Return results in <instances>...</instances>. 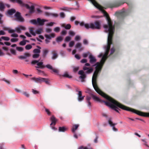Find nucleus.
<instances>
[{"label": "nucleus", "instance_id": "13", "mask_svg": "<svg viewBox=\"0 0 149 149\" xmlns=\"http://www.w3.org/2000/svg\"><path fill=\"white\" fill-rule=\"evenodd\" d=\"M83 70L84 71L87 70L86 71V73L87 74H89L91 73L93 70V69L92 68H88L84 66L83 68Z\"/></svg>", "mask_w": 149, "mask_h": 149}, {"label": "nucleus", "instance_id": "39", "mask_svg": "<svg viewBox=\"0 0 149 149\" xmlns=\"http://www.w3.org/2000/svg\"><path fill=\"white\" fill-rule=\"evenodd\" d=\"M26 44V41L24 40L20 42L19 43V45H20L24 46Z\"/></svg>", "mask_w": 149, "mask_h": 149}, {"label": "nucleus", "instance_id": "38", "mask_svg": "<svg viewBox=\"0 0 149 149\" xmlns=\"http://www.w3.org/2000/svg\"><path fill=\"white\" fill-rule=\"evenodd\" d=\"M69 34L71 36H73L75 35V33L73 31H70L69 32Z\"/></svg>", "mask_w": 149, "mask_h": 149}, {"label": "nucleus", "instance_id": "36", "mask_svg": "<svg viewBox=\"0 0 149 149\" xmlns=\"http://www.w3.org/2000/svg\"><path fill=\"white\" fill-rule=\"evenodd\" d=\"M108 123H109V124L111 126H115V125H116V124L113 123L110 119H109Z\"/></svg>", "mask_w": 149, "mask_h": 149}, {"label": "nucleus", "instance_id": "62", "mask_svg": "<svg viewBox=\"0 0 149 149\" xmlns=\"http://www.w3.org/2000/svg\"><path fill=\"white\" fill-rule=\"evenodd\" d=\"M86 102L90 101V100L91 99V97L88 96H86Z\"/></svg>", "mask_w": 149, "mask_h": 149}, {"label": "nucleus", "instance_id": "2", "mask_svg": "<svg viewBox=\"0 0 149 149\" xmlns=\"http://www.w3.org/2000/svg\"><path fill=\"white\" fill-rule=\"evenodd\" d=\"M75 24L77 25L79 23L81 26H84L85 27L88 29L91 28L93 29H99L100 28V24L99 21H95L94 23H91L90 24H85L83 22H82L79 23V22L77 21H75L74 22Z\"/></svg>", "mask_w": 149, "mask_h": 149}, {"label": "nucleus", "instance_id": "40", "mask_svg": "<svg viewBox=\"0 0 149 149\" xmlns=\"http://www.w3.org/2000/svg\"><path fill=\"white\" fill-rule=\"evenodd\" d=\"M60 28L58 27H57L55 28L54 29V31L57 33L58 32L60 31Z\"/></svg>", "mask_w": 149, "mask_h": 149}, {"label": "nucleus", "instance_id": "54", "mask_svg": "<svg viewBox=\"0 0 149 149\" xmlns=\"http://www.w3.org/2000/svg\"><path fill=\"white\" fill-rule=\"evenodd\" d=\"M83 43L85 45H87L88 44V42L87 40L84 39L83 40Z\"/></svg>", "mask_w": 149, "mask_h": 149}, {"label": "nucleus", "instance_id": "11", "mask_svg": "<svg viewBox=\"0 0 149 149\" xmlns=\"http://www.w3.org/2000/svg\"><path fill=\"white\" fill-rule=\"evenodd\" d=\"M25 6L27 9H29V12L31 13H32L34 11L35 7L34 6H32L31 7H30L28 4H25Z\"/></svg>", "mask_w": 149, "mask_h": 149}, {"label": "nucleus", "instance_id": "43", "mask_svg": "<svg viewBox=\"0 0 149 149\" xmlns=\"http://www.w3.org/2000/svg\"><path fill=\"white\" fill-rule=\"evenodd\" d=\"M24 55L25 57H26V58H27V57H29L31 56L30 54L29 53L27 52L25 53L24 54Z\"/></svg>", "mask_w": 149, "mask_h": 149}, {"label": "nucleus", "instance_id": "18", "mask_svg": "<svg viewBox=\"0 0 149 149\" xmlns=\"http://www.w3.org/2000/svg\"><path fill=\"white\" fill-rule=\"evenodd\" d=\"M61 26L68 30L70 29L71 27V25L70 24H61Z\"/></svg>", "mask_w": 149, "mask_h": 149}, {"label": "nucleus", "instance_id": "58", "mask_svg": "<svg viewBox=\"0 0 149 149\" xmlns=\"http://www.w3.org/2000/svg\"><path fill=\"white\" fill-rule=\"evenodd\" d=\"M66 33V31L64 30H63L61 32V34L63 35H65Z\"/></svg>", "mask_w": 149, "mask_h": 149}, {"label": "nucleus", "instance_id": "60", "mask_svg": "<svg viewBox=\"0 0 149 149\" xmlns=\"http://www.w3.org/2000/svg\"><path fill=\"white\" fill-rule=\"evenodd\" d=\"M79 69V67H74L73 68V71L74 72H77Z\"/></svg>", "mask_w": 149, "mask_h": 149}, {"label": "nucleus", "instance_id": "56", "mask_svg": "<svg viewBox=\"0 0 149 149\" xmlns=\"http://www.w3.org/2000/svg\"><path fill=\"white\" fill-rule=\"evenodd\" d=\"M98 136L97 135H96V136L95 139L94 140V142L95 143H97L98 142Z\"/></svg>", "mask_w": 149, "mask_h": 149}, {"label": "nucleus", "instance_id": "41", "mask_svg": "<svg viewBox=\"0 0 149 149\" xmlns=\"http://www.w3.org/2000/svg\"><path fill=\"white\" fill-rule=\"evenodd\" d=\"M40 56V54H35L33 55L32 57L34 58H38Z\"/></svg>", "mask_w": 149, "mask_h": 149}, {"label": "nucleus", "instance_id": "19", "mask_svg": "<svg viewBox=\"0 0 149 149\" xmlns=\"http://www.w3.org/2000/svg\"><path fill=\"white\" fill-rule=\"evenodd\" d=\"M45 14L47 16H52L55 17H57L58 16V14L56 13H50L48 12H45Z\"/></svg>", "mask_w": 149, "mask_h": 149}, {"label": "nucleus", "instance_id": "6", "mask_svg": "<svg viewBox=\"0 0 149 149\" xmlns=\"http://www.w3.org/2000/svg\"><path fill=\"white\" fill-rule=\"evenodd\" d=\"M15 17L16 18L17 20L20 22H23L24 21V19L21 16L20 13L17 12L15 15Z\"/></svg>", "mask_w": 149, "mask_h": 149}, {"label": "nucleus", "instance_id": "21", "mask_svg": "<svg viewBox=\"0 0 149 149\" xmlns=\"http://www.w3.org/2000/svg\"><path fill=\"white\" fill-rule=\"evenodd\" d=\"M49 52V50L45 49L43 50L42 56L43 58H45Z\"/></svg>", "mask_w": 149, "mask_h": 149}, {"label": "nucleus", "instance_id": "34", "mask_svg": "<svg viewBox=\"0 0 149 149\" xmlns=\"http://www.w3.org/2000/svg\"><path fill=\"white\" fill-rule=\"evenodd\" d=\"M16 49L19 52H21L23 51L24 49L21 47H16Z\"/></svg>", "mask_w": 149, "mask_h": 149}, {"label": "nucleus", "instance_id": "49", "mask_svg": "<svg viewBox=\"0 0 149 149\" xmlns=\"http://www.w3.org/2000/svg\"><path fill=\"white\" fill-rule=\"evenodd\" d=\"M30 32L31 34L33 36H35L36 35V33L34 32L33 30V29H30Z\"/></svg>", "mask_w": 149, "mask_h": 149}, {"label": "nucleus", "instance_id": "14", "mask_svg": "<svg viewBox=\"0 0 149 149\" xmlns=\"http://www.w3.org/2000/svg\"><path fill=\"white\" fill-rule=\"evenodd\" d=\"M51 53L52 55V58L53 60H54L56 59L58 56V55L56 51L55 50H53L51 52Z\"/></svg>", "mask_w": 149, "mask_h": 149}, {"label": "nucleus", "instance_id": "27", "mask_svg": "<svg viewBox=\"0 0 149 149\" xmlns=\"http://www.w3.org/2000/svg\"><path fill=\"white\" fill-rule=\"evenodd\" d=\"M37 70L38 71V74H40L41 75H45V74L44 72L43 71L41 70L38 69H37Z\"/></svg>", "mask_w": 149, "mask_h": 149}, {"label": "nucleus", "instance_id": "63", "mask_svg": "<svg viewBox=\"0 0 149 149\" xmlns=\"http://www.w3.org/2000/svg\"><path fill=\"white\" fill-rule=\"evenodd\" d=\"M60 54L62 56H64L65 55V52L63 50H61L60 51Z\"/></svg>", "mask_w": 149, "mask_h": 149}, {"label": "nucleus", "instance_id": "10", "mask_svg": "<svg viewBox=\"0 0 149 149\" xmlns=\"http://www.w3.org/2000/svg\"><path fill=\"white\" fill-rule=\"evenodd\" d=\"M47 21V20L45 19H41L38 18H37V24L39 25H43L44 22Z\"/></svg>", "mask_w": 149, "mask_h": 149}, {"label": "nucleus", "instance_id": "31", "mask_svg": "<svg viewBox=\"0 0 149 149\" xmlns=\"http://www.w3.org/2000/svg\"><path fill=\"white\" fill-rule=\"evenodd\" d=\"M42 31V28H40L36 30V33L37 34H41Z\"/></svg>", "mask_w": 149, "mask_h": 149}, {"label": "nucleus", "instance_id": "37", "mask_svg": "<svg viewBox=\"0 0 149 149\" xmlns=\"http://www.w3.org/2000/svg\"><path fill=\"white\" fill-rule=\"evenodd\" d=\"M141 140L143 142H144L145 143L144 144V145L146 146V147H148L149 148V146H148L147 144V141H146V139H141Z\"/></svg>", "mask_w": 149, "mask_h": 149}, {"label": "nucleus", "instance_id": "35", "mask_svg": "<svg viewBox=\"0 0 149 149\" xmlns=\"http://www.w3.org/2000/svg\"><path fill=\"white\" fill-rule=\"evenodd\" d=\"M5 8L4 4L2 2L0 3V10H2Z\"/></svg>", "mask_w": 149, "mask_h": 149}, {"label": "nucleus", "instance_id": "29", "mask_svg": "<svg viewBox=\"0 0 149 149\" xmlns=\"http://www.w3.org/2000/svg\"><path fill=\"white\" fill-rule=\"evenodd\" d=\"M63 40V38L61 36H59L56 38V40L57 42H58L61 41Z\"/></svg>", "mask_w": 149, "mask_h": 149}, {"label": "nucleus", "instance_id": "12", "mask_svg": "<svg viewBox=\"0 0 149 149\" xmlns=\"http://www.w3.org/2000/svg\"><path fill=\"white\" fill-rule=\"evenodd\" d=\"M78 92V100L79 101H81L84 99L85 96H82V92L81 91H79Z\"/></svg>", "mask_w": 149, "mask_h": 149}, {"label": "nucleus", "instance_id": "51", "mask_svg": "<svg viewBox=\"0 0 149 149\" xmlns=\"http://www.w3.org/2000/svg\"><path fill=\"white\" fill-rule=\"evenodd\" d=\"M39 61V60H33L31 62V64L33 65H35L36 64H37L38 62Z\"/></svg>", "mask_w": 149, "mask_h": 149}, {"label": "nucleus", "instance_id": "9", "mask_svg": "<svg viewBox=\"0 0 149 149\" xmlns=\"http://www.w3.org/2000/svg\"><path fill=\"white\" fill-rule=\"evenodd\" d=\"M75 47L76 48L78 49V50L79 51H81L84 49V48L82 47L81 44L80 42L77 43Z\"/></svg>", "mask_w": 149, "mask_h": 149}, {"label": "nucleus", "instance_id": "32", "mask_svg": "<svg viewBox=\"0 0 149 149\" xmlns=\"http://www.w3.org/2000/svg\"><path fill=\"white\" fill-rule=\"evenodd\" d=\"M1 39L5 41H9L10 39L9 37L7 36H2Z\"/></svg>", "mask_w": 149, "mask_h": 149}, {"label": "nucleus", "instance_id": "4", "mask_svg": "<svg viewBox=\"0 0 149 149\" xmlns=\"http://www.w3.org/2000/svg\"><path fill=\"white\" fill-rule=\"evenodd\" d=\"M30 79L31 80L34 81L35 82L38 83H41L42 81L45 82L47 84H49V83L48 79L46 78H43L40 77L38 78L33 77Z\"/></svg>", "mask_w": 149, "mask_h": 149}, {"label": "nucleus", "instance_id": "57", "mask_svg": "<svg viewBox=\"0 0 149 149\" xmlns=\"http://www.w3.org/2000/svg\"><path fill=\"white\" fill-rule=\"evenodd\" d=\"M32 91L33 93L35 94H36L39 93V91H37V90H35L33 89H32Z\"/></svg>", "mask_w": 149, "mask_h": 149}, {"label": "nucleus", "instance_id": "30", "mask_svg": "<svg viewBox=\"0 0 149 149\" xmlns=\"http://www.w3.org/2000/svg\"><path fill=\"white\" fill-rule=\"evenodd\" d=\"M32 47L30 44L26 45L25 47V48L26 50H29L32 48Z\"/></svg>", "mask_w": 149, "mask_h": 149}, {"label": "nucleus", "instance_id": "59", "mask_svg": "<svg viewBox=\"0 0 149 149\" xmlns=\"http://www.w3.org/2000/svg\"><path fill=\"white\" fill-rule=\"evenodd\" d=\"M18 40V38H12L10 40V41L12 42H15Z\"/></svg>", "mask_w": 149, "mask_h": 149}, {"label": "nucleus", "instance_id": "55", "mask_svg": "<svg viewBox=\"0 0 149 149\" xmlns=\"http://www.w3.org/2000/svg\"><path fill=\"white\" fill-rule=\"evenodd\" d=\"M10 50L12 54L14 55L16 54V51L14 49H10Z\"/></svg>", "mask_w": 149, "mask_h": 149}, {"label": "nucleus", "instance_id": "47", "mask_svg": "<svg viewBox=\"0 0 149 149\" xmlns=\"http://www.w3.org/2000/svg\"><path fill=\"white\" fill-rule=\"evenodd\" d=\"M45 67H46L47 68L49 69L50 70H52L53 69V68L52 66L49 64H48L45 66Z\"/></svg>", "mask_w": 149, "mask_h": 149}, {"label": "nucleus", "instance_id": "3", "mask_svg": "<svg viewBox=\"0 0 149 149\" xmlns=\"http://www.w3.org/2000/svg\"><path fill=\"white\" fill-rule=\"evenodd\" d=\"M124 3H126L129 6H130L132 4V2L130 1H126L125 2L116 1L108 3L107 5L108 7L109 8H116L121 6Z\"/></svg>", "mask_w": 149, "mask_h": 149}, {"label": "nucleus", "instance_id": "20", "mask_svg": "<svg viewBox=\"0 0 149 149\" xmlns=\"http://www.w3.org/2000/svg\"><path fill=\"white\" fill-rule=\"evenodd\" d=\"M16 10L15 9H11L10 10H9L8 11V15H12L14 13H15Z\"/></svg>", "mask_w": 149, "mask_h": 149}, {"label": "nucleus", "instance_id": "46", "mask_svg": "<svg viewBox=\"0 0 149 149\" xmlns=\"http://www.w3.org/2000/svg\"><path fill=\"white\" fill-rule=\"evenodd\" d=\"M18 33H21V31L20 28L19 27H17L15 28V30Z\"/></svg>", "mask_w": 149, "mask_h": 149}, {"label": "nucleus", "instance_id": "5", "mask_svg": "<svg viewBox=\"0 0 149 149\" xmlns=\"http://www.w3.org/2000/svg\"><path fill=\"white\" fill-rule=\"evenodd\" d=\"M85 92L88 93L90 95L93 99L95 100L100 102L102 103V100L100 99L98 97H97L96 96L94 95L93 94V92L90 89L88 88H86V90Z\"/></svg>", "mask_w": 149, "mask_h": 149}, {"label": "nucleus", "instance_id": "15", "mask_svg": "<svg viewBox=\"0 0 149 149\" xmlns=\"http://www.w3.org/2000/svg\"><path fill=\"white\" fill-rule=\"evenodd\" d=\"M3 29L5 31H8V33H14L15 32V30L10 29L9 28L6 26H3Z\"/></svg>", "mask_w": 149, "mask_h": 149}, {"label": "nucleus", "instance_id": "28", "mask_svg": "<svg viewBox=\"0 0 149 149\" xmlns=\"http://www.w3.org/2000/svg\"><path fill=\"white\" fill-rule=\"evenodd\" d=\"M40 49H34L33 51V52L34 54H40Z\"/></svg>", "mask_w": 149, "mask_h": 149}, {"label": "nucleus", "instance_id": "8", "mask_svg": "<svg viewBox=\"0 0 149 149\" xmlns=\"http://www.w3.org/2000/svg\"><path fill=\"white\" fill-rule=\"evenodd\" d=\"M78 73L81 75L79 77V78L81 79V81L82 82L84 81V79L86 78V75L84 74V72L81 70L79 71Z\"/></svg>", "mask_w": 149, "mask_h": 149}, {"label": "nucleus", "instance_id": "64", "mask_svg": "<svg viewBox=\"0 0 149 149\" xmlns=\"http://www.w3.org/2000/svg\"><path fill=\"white\" fill-rule=\"evenodd\" d=\"M18 36V35L16 33H13L11 35V37H17Z\"/></svg>", "mask_w": 149, "mask_h": 149}, {"label": "nucleus", "instance_id": "50", "mask_svg": "<svg viewBox=\"0 0 149 149\" xmlns=\"http://www.w3.org/2000/svg\"><path fill=\"white\" fill-rule=\"evenodd\" d=\"M74 42L73 41L70 42L69 44V46L70 47H72L74 45Z\"/></svg>", "mask_w": 149, "mask_h": 149}, {"label": "nucleus", "instance_id": "22", "mask_svg": "<svg viewBox=\"0 0 149 149\" xmlns=\"http://www.w3.org/2000/svg\"><path fill=\"white\" fill-rule=\"evenodd\" d=\"M67 128L65 127H59L58 129V131L60 132H65L66 131Z\"/></svg>", "mask_w": 149, "mask_h": 149}, {"label": "nucleus", "instance_id": "42", "mask_svg": "<svg viewBox=\"0 0 149 149\" xmlns=\"http://www.w3.org/2000/svg\"><path fill=\"white\" fill-rule=\"evenodd\" d=\"M80 39H81V37L79 36L78 35L76 36L75 37V38H74V40L76 41H78L80 40Z\"/></svg>", "mask_w": 149, "mask_h": 149}, {"label": "nucleus", "instance_id": "53", "mask_svg": "<svg viewBox=\"0 0 149 149\" xmlns=\"http://www.w3.org/2000/svg\"><path fill=\"white\" fill-rule=\"evenodd\" d=\"M61 17L62 18H64L65 17V15L63 12H61L60 13Z\"/></svg>", "mask_w": 149, "mask_h": 149}, {"label": "nucleus", "instance_id": "7", "mask_svg": "<svg viewBox=\"0 0 149 149\" xmlns=\"http://www.w3.org/2000/svg\"><path fill=\"white\" fill-rule=\"evenodd\" d=\"M51 120L52 121V123H51L50 125L52 127V128L54 130H57V129L55 128V127L52 126V125H54V126L56 125V120L54 116H52L51 117Z\"/></svg>", "mask_w": 149, "mask_h": 149}, {"label": "nucleus", "instance_id": "26", "mask_svg": "<svg viewBox=\"0 0 149 149\" xmlns=\"http://www.w3.org/2000/svg\"><path fill=\"white\" fill-rule=\"evenodd\" d=\"M29 22L33 24L36 25H37V20H36L35 19L31 20Z\"/></svg>", "mask_w": 149, "mask_h": 149}, {"label": "nucleus", "instance_id": "25", "mask_svg": "<svg viewBox=\"0 0 149 149\" xmlns=\"http://www.w3.org/2000/svg\"><path fill=\"white\" fill-rule=\"evenodd\" d=\"M16 2L22 6H25V5L26 4L24 3L21 0H16Z\"/></svg>", "mask_w": 149, "mask_h": 149}, {"label": "nucleus", "instance_id": "17", "mask_svg": "<svg viewBox=\"0 0 149 149\" xmlns=\"http://www.w3.org/2000/svg\"><path fill=\"white\" fill-rule=\"evenodd\" d=\"M89 58L90 59V62L91 63H93L96 61V60L95 58L92 55H90Z\"/></svg>", "mask_w": 149, "mask_h": 149}, {"label": "nucleus", "instance_id": "45", "mask_svg": "<svg viewBox=\"0 0 149 149\" xmlns=\"http://www.w3.org/2000/svg\"><path fill=\"white\" fill-rule=\"evenodd\" d=\"M22 94L26 96V97H29V95L27 92L23 91L22 92Z\"/></svg>", "mask_w": 149, "mask_h": 149}, {"label": "nucleus", "instance_id": "44", "mask_svg": "<svg viewBox=\"0 0 149 149\" xmlns=\"http://www.w3.org/2000/svg\"><path fill=\"white\" fill-rule=\"evenodd\" d=\"M1 80L2 81H4L6 83L8 84H10V81H9L8 80H6L5 78H3V79H1Z\"/></svg>", "mask_w": 149, "mask_h": 149}, {"label": "nucleus", "instance_id": "52", "mask_svg": "<svg viewBox=\"0 0 149 149\" xmlns=\"http://www.w3.org/2000/svg\"><path fill=\"white\" fill-rule=\"evenodd\" d=\"M71 38L69 36H66L65 39V41L66 42H68L71 40Z\"/></svg>", "mask_w": 149, "mask_h": 149}, {"label": "nucleus", "instance_id": "61", "mask_svg": "<svg viewBox=\"0 0 149 149\" xmlns=\"http://www.w3.org/2000/svg\"><path fill=\"white\" fill-rule=\"evenodd\" d=\"M55 23L54 22H50L49 23L47 24V25L49 26H52L53 25L55 24Z\"/></svg>", "mask_w": 149, "mask_h": 149}, {"label": "nucleus", "instance_id": "48", "mask_svg": "<svg viewBox=\"0 0 149 149\" xmlns=\"http://www.w3.org/2000/svg\"><path fill=\"white\" fill-rule=\"evenodd\" d=\"M45 111L47 113V114L48 115H51V112L48 109L45 108Z\"/></svg>", "mask_w": 149, "mask_h": 149}, {"label": "nucleus", "instance_id": "24", "mask_svg": "<svg viewBox=\"0 0 149 149\" xmlns=\"http://www.w3.org/2000/svg\"><path fill=\"white\" fill-rule=\"evenodd\" d=\"M79 125H74L73 126L72 128V132L73 133H74L75 132V130H76L78 128Z\"/></svg>", "mask_w": 149, "mask_h": 149}, {"label": "nucleus", "instance_id": "23", "mask_svg": "<svg viewBox=\"0 0 149 149\" xmlns=\"http://www.w3.org/2000/svg\"><path fill=\"white\" fill-rule=\"evenodd\" d=\"M60 9L62 10L70 12L72 9L68 7H63L61 8Z\"/></svg>", "mask_w": 149, "mask_h": 149}, {"label": "nucleus", "instance_id": "33", "mask_svg": "<svg viewBox=\"0 0 149 149\" xmlns=\"http://www.w3.org/2000/svg\"><path fill=\"white\" fill-rule=\"evenodd\" d=\"M62 76L64 77H67L69 78H72V76L69 75L67 73H65Z\"/></svg>", "mask_w": 149, "mask_h": 149}, {"label": "nucleus", "instance_id": "16", "mask_svg": "<svg viewBox=\"0 0 149 149\" xmlns=\"http://www.w3.org/2000/svg\"><path fill=\"white\" fill-rule=\"evenodd\" d=\"M37 66H36V68H40V69H43L45 68V65H43V62H38L37 64Z\"/></svg>", "mask_w": 149, "mask_h": 149}, {"label": "nucleus", "instance_id": "1", "mask_svg": "<svg viewBox=\"0 0 149 149\" xmlns=\"http://www.w3.org/2000/svg\"><path fill=\"white\" fill-rule=\"evenodd\" d=\"M109 53V52H105L104 55L102 57L101 63L97 62L95 65H93V66H94L96 65L95 70L93 74L92 78V83L93 88L97 93L109 101V102H107L103 100L102 103H104L106 105L110 107L112 109L118 113L119 112L118 110H120V109L116 106L123 110L135 113L141 116L149 117V113L143 112L123 105L103 93L98 87L97 83V78L99 73L100 72L103 65L108 57Z\"/></svg>", "mask_w": 149, "mask_h": 149}]
</instances>
